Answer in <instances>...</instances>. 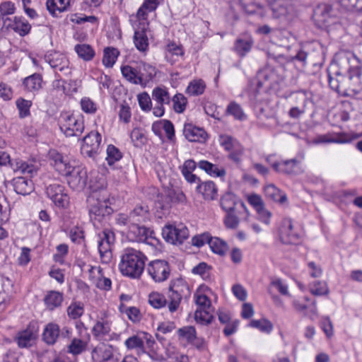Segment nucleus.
Instances as JSON below:
<instances>
[{
  "label": "nucleus",
  "mask_w": 362,
  "mask_h": 362,
  "mask_svg": "<svg viewBox=\"0 0 362 362\" xmlns=\"http://www.w3.org/2000/svg\"><path fill=\"white\" fill-rule=\"evenodd\" d=\"M279 238L284 244H297L300 240V233L294 228L292 220L285 218L279 227Z\"/></svg>",
  "instance_id": "nucleus-13"
},
{
  "label": "nucleus",
  "mask_w": 362,
  "mask_h": 362,
  "mask_svg": "<svg viewBox=\"0 0 362 362\" xmlns=\"http://www.w3.org/2000/svg\"><path fill=\"white\" fill-rule=\"evenodd\" d=\"M82 141L81 153L86 156L95 158L101 148V134L98 132L91 131Z\"/></svg>",
  "instance_id": "nucleus-9"
},
{
  "label": "nucleus",
  "mask_w": 362,
  "mask_h": 362,
  "mask_svg": "<svg viewBox=\"0 0 362 362\" xmlns=\"http://www.w3.org/2000/svg\"><path fill=\"white\" fill-rule=\"evenodd\" d=\"M339 3L346 10H355L362 13V0H340Z\"/></svg>",
  "instance_id": "nucleus-60"
},
{
  "label": "nucleus",
  "mask_w": 362,
  "mask_h": 362,
  "mask_svg": "<svg viewBox=\"0 0 362 362\" xmlns=\"http://www.w3.org/2000/svg\"><path fill=\"white\" fill-rule=\"evenodd\" d=\"M254 45L251 37L238 38L234 42V51L240 57H244L250 52Z\"/></svg>",
  "instance_id": "nucleus-33"
},
{
  "label": "nucleus",
  "mask_w": 362,
  "mask_h": 362,
  "mask_svg": "<svg viewBox=\"0 0 362 362\" xmlns=\"http://www.w3.org/2000/svg\"><path fill=\"white\" fill-rule=\"evenodd\" d=\"M115 240V233L110 229H104L98 233V247L103 262H107L111 259V249Z\"/></svg>",
  "instance_id": "nucleus-10"
},
{
  "label": "nucleus",
  "mask_w": 362,
  "mask_h": 362,
  "mask_svg": "<svg viewBox=\"0 0 362 362\" xmlns=\"http://www.w3.org/2000/svg\"><path fill=\"white\" fill-rule=\"evenodd\" d=\"M227 115H231L234 119L240 121L247 119V115L244 112L242 107L235 101L230 102L226 110Z\"/></svg>",
  "instance_id": "nucleus-43"
},
{
  "label": "nucleus",
  "mask_w": 362,
  "mask_h": 362,
  "mask_svg": "<svg viewBox=\"0 0 362 362\" xmlns=\"http://www.w3.org/2000/svg\"><path fill=\"white\" fill-rule=\"evenodd\" d=\"M7 163L10 164L14 172L28 174L30 176H33L37 170L36 166L32 162L18 158L11 160L7 153L0 150V165H5Z\"/></svg>",
  "instance_id": "nucleus-8"
},
{
  "label": "nucleus",
  "mask_w": 362,
  "mask_h": 362,
  "mask_svg": "<svg viewBox=\"0 0 362 362\" xmlns=\"http://www.w3.org/2000/svg\"><path fill=\"white\" fill-rule=\"evenodd\" d=\"M45 60L55 71H59L64 75H69L71 73L68 58L60 52H48L45 55Z\"/></svg>",
  "instance_id": "nucleus-16"
},
{
  "label": "nucleus",
  "mask_w": 362,
  "mask_h": 362,
  "mask_svg": "<svg viewBox=\"0 0 362 362\" xmlns=\"http://www.w3.org/2000/svg\"><path fill=\"white\" fill-rule=\"evenodd\" d=\"M93 337L98 341H119L120 334L111 330V323L105 319L98 320L92 328Z\"/></svg>",
  "instance_id": "nucleus-11"
},
{
  "label": "nucleus",
  "mask_w": 362,
  "mask_h": 362,
  "mask_svg": "<svg viewBox=\"0 0 362 362\" xmlns=\"http://www.w3.org/2000/svg\"><path fill=\"white\" fill-rule=\"evenodd\" d=\"M232 2L235 4H238L247 14H256L260 17L264 16V8L256 0H232Z\"/></svg>",
  "instance_id": "nucleus-27"
},
{
  "label": "nucleus",
  "mask_w": 362,
  "mask_h": 362,
  "mask_svg": "<svg viewBox=\"0 0 362 362\" xmlns=\"http://www.w3.org/2000/svg\"><path fill=\"white\" fill-rule=\"evenodd\" d=\"M196 190L202 194L205 199L214 200L217 197L218 189L213 181H205L199 183Z\"/></svg>",
  "instance_id": "nucleus-31"
},
{
  "label": "nucleus",
  "mask_w": 362,
  "mask_h": 362,
  "mask_svg": "<svg viewBox=\"0 0 362 362\" xmlns=\"http://www.w3.org/2000/svg\"><path fill=\"white\" fill-rule=\"evenodd\" d=\"M119 54L117 49L106 47L103 52V64L105 67H112Z\"/></svg>",
  "instance_id": "nucleus-44"
},
{
  "label": "nucleus",
  "mask_w": 362,
  "mask_h": 362,
  "mask_svg": "<svg viewBox=\"0 0 362 362\" xmlns=\"http://www.w3.org/2000/svg\"><path fill=\"white\" fill-rule=\"evenodd\" d=\"M327 70L330 88L343 97L355 98L362 91V63L351 52H339Z\"/></svg>",
  "instance_id": "nucleus-1"
},
{
  "label": "nucleus",
  "mask_w": 362,
  "mask_h": 362,
  "mask_svg": "<svg viewBox=\"0 0 362 362\" xmlns=\"http://www.w3.org/2000/svg\"><path fill=\"white\" fill-rule=\"evenodd\" d=\"M168 298H166L163 294L158 292H153L148 296L149 304L156 309L168 306Z\"/></svg>",
  "instance_id": "nucleus-47"
},
{
  "label": "nucleus",
  "mask_w": 362,
  "mask_h": 362,
  "mask_svg": "<svg viewBox=\"0 0 362 362\" xmlns=\"http://www.w3.org/2000/svg\"><path fill=\"white\" fill-rule=\"evenodd\" d=\"M147 260V257L140 250L127 247L123 250L120 256L119 269L123 276L139 279L144 271Z\"/></svg>",
  "instance_id": "nucleus-2"
},
{
  "label": "nucleus",
  "mask_w": 362,
  "mask_h": 362,
  "mask_svg": "<svg viewBox=\"0 0 362 362\" xmlns=\"http://www.w3.org/2000/svg\"><path fill=\"white\" fill-rule=\"evenodd\" d=\"M130 137L134 146L138 147L141 146L145 144L146 138L142 132V130L139 128H134L131 132Z\"/></svg>",
  "instance_id": "nucleus-59"
},
{
  "label": "nucleus",
  "mask_w": 362,
  "mask_h": 362,
  "mask_svg": "<svg viewBox=\"0 0 362 362\" xmlns=\"http://www.w3.org/2000/svg\"><path fill=\"white\" fill-rule=\"evenodd\" d=\"M281 77L271 66H265L260 69L257 74V86L258 88H274L280 81Z\"/></svg>",
  "instance_id": "nucleus-14"
},
{
  "label": "nucleus",
  "mask_w": 362,
  "mask_h": 362,
  "mask_svg": "<svg viewBox=\"0 0 362 362\" xmlns=\"http://www.w3.org/2000/svg\"><path fill=\"white\" fill-rule=\"evenodd\" d=\"M134 30L133 41L136 48L141 52L146 54L149 49V42L147 33L148 29L133 27Z\"/></svg>",
  "instance_id": "nucleus-25"
},
{
  "label": "nucleus",
  "mask_w": 362,
  "mask_h": 362,
  "mask_svg": "<svg viewBox=\"0 0 362 362\" xmlns=\"http://www.w3.org/2000/svg\"><path fill=\"white\" fill-rule=\"evenodd\" d=\"M37 172L33 175L30 176L28 174H24L25 177H16L13 179L12 185L15 192L21 195L30 194L34 189L33 182L30 179Z\"/></svg>",
  "instance_id": "nucleus-22"
},
{
  "label": "nucleus",
  "mask_w": 362,
  "mask_h": 362,
  "mask_svg": "<svg viewBox=\"0 0 362 362\" xmlns=\"http://www.w3.org/2000/svg\"><path fill=\"white\" fill-rule=\"evenodd\" d=\"M16 105L18 110L19 117L21 119L28 117L30 115V107L33 105L31 100H25L23 98H18L16 100Z\"/></svg>",
  "instance_id": "nucleus-46"
},
{
  "label": "nucleus",
  "mask_w": 362,
  "mask_h": 362,
  "mask_svg": "<svg viewBox=\"0 0 362 362\" xmlns=\"http://www.w3.org/2000/svg\"><path fill=\"white\" fill-rule=\"evenodd\" d=\"M214 316L211 313V310H196L194 313V320L197 324L201 325H208L211 323Z\"/></svg>",
  "instance_id": "nucleus-51"
},
{
  "label": "nucleus",
  "mask_w": 362,
  "mask_h": 362,
  "mask_svg": "<svg viewBox=\"0 0 362 362\" xmlns=\"http://www.w3.org/2000/svg\"><path fill=\"white\" fill-rule=\"evenodd\" d=\"M59 335V326L56 323L49 322L44 329L42 339L47 344L53 345L57 342Z\"/></svg>",
  "instance_id": "nucleus-32"
},
{
  "label": "nucleus",
  "mask_w": 362,
  "mask_h": 362,
  "mask_svg": "<svg viewBox=\"0 0 362 362\" xmlns=\"http://www.w3.org/2000/svg\"><path fill=\"white\" fill-rule=\"evenodd\" d=\"M48 160L52 166L62 175H67L73 170V166L68 160L56 149L48 152Z\"/></svg>",
  "instance_id": "nucleus-15"
},
{
  "label": "nucleus",
  "mask_w": 362,
  "mask_h": 362,
  "mask_svg": "<svg viewBox=\"0 0 362 362\" xmlns=\"http://www.w3.org/2000/svg\"><path fill=\"white\" fill-rule=\"evenodd\" d=\"M220 204L222 209L226 212L234 211L235 206L239 204L247 216L250 214L245 203L241 201L238 202L236 196L233 193L227 192L223 194L221 198Z\"/></svg>",
  "instance_id": "nucleus-23"
},
{
  "label": "nucleus",
  "mask_w": 362,
  "mask_h": 362,
  "mask_svg": "<svg viewBox=\"0 0 362 362\" xmlns=\"http://www.w3.org/2000/svg\"><path fill=\"white\" fill-rule=\"evenodd\" d=\"M194 298L197 305V310H211V303L208 296L204 294H197Z\"/></svg>",
  "instance_id": "nucleus-58"
},
{
  "label": "nucleus",
  "mask_w": 362,
  "mask_h": 362,
  "mask_svg": "<svg viewBox=\"0 0 362 362\" xmlns=\"http://www.w3.org/2000/svg\"><path fill=\"white\" fill-rule=\"evenodd\" d=\"M37 331L35 325L30 323L25 329L16 334L14 341L21 349L31 347L37 337Z\"/></svg>",
  "instance_id": "nucleus-17"
},
{
  "label": "nucleus",
  "mask_w": 362,
  "mask_h": 362,
  "mask_svg": "<svg viewBox=\"0 0 362 362\" xmlns=\"http://www.w3.org/2000/svg\"><path fill=\"white\" fill-rule=\"evenodd\" d=\"M162 235L170 244L181 245L189 238V234L187 226L180 223L165 225L162 230Z\"/></svg>",
  "instance_id": "nucleus-6"
},
{
  "label": "nucleus",
  "mask_w": 362,
  "mask_h": 362,
  "mask_svg": "<svg viewBox=\"0 0 362 362\" xmlns=\"http://www.w3.org/2000/svg\"><path fill=\"white\" fill-rule=\"evenodd\" d=\"M60 129L66 136H79L84 130L82 116L64 115L60 121Z\"/></svg>",
  "instance_id": "nucleus-7"
},
{
  "label": "nucleus",
  "mask_w": 362,
  "mask_h": 362,
  "mask_svg": "<svg viewBox=\"0 0 362 362\" xmlns=\"http://www.w3.org/2000/svg\"><path fill=\"white\" fill-rule=\"evenodd\" d=\"M172 101L173 103V109L175 112L177 113L183 112L187 106V100L185 97V95L182 93L175 94L173 98Z\"/></svg>",
  "instance_id": "nucleus-54"
},
{
  "label": "nucleus",
  "mask_w": 362,
  "mask_h": 362,
  "mask_svg": "<svg viewBox=\"0 0 362 362\" xmlns=\"http://www.w3.org/2000/svg\"><path fill=\"white\" fill-rule=\"evenodd\" d=\"M335 12L332 6L327 4H320L314 10L313 18L324 26L334 23Z\"/></svg>",
  "instance_id": "nucleus-19"
},
{
  "label": "nucleus",
  "mask_w": 362,
  "mask_h": 362,
  "mask_svg": "<svg viewBox=\"0 0 362 362\" xmlns=\"http://www.w3.org/2000/svg\"><path fill=\"white\" fill-rule=\"evenodd\" d=\"M69 2L70 0H47L46 6L52 16H57V13L67 10Z\"/></svg>",
  "instance_id": "nucleus-37"
},
{
  "label": "nucleus",
  "mask_w": 362,
  "mask_h": 362,
  "mask_svg": "<svg viewBox=\"0 0 362 362\" xmlns=\"http://www.w3.org/2000/svg\"><path fill=\"white\" fill-rule=\"evenodd\" d=\"M81 107L82 110L88 114H94L98 109L96 103L90 98L86 97L81 100Z\"/></svg>",
  "instance_id": "nucleus-63"
},
{
  "label": "nucleus",
  "mask_w": 362,
  "mask_h": 362,
  "mask_svg": "<svg viewBox=\"0 0 362 362\" xmlns=\"http://www.w3.org/2000/svg\"><path fill=\"white\" fill-rule=\"evenodd\" d=\"M146 270L152 279L155 282L158 283L165 281L169 277L170 273L168 263L161 259H156L149 262Z\"/></svg>",
  "instance_id": "nucleus-12"
},
{
  "label": "nucleus",
  "mask_w": 362,
  "mask_h": 362,
  "mask_svg": "<svg viewBox=\"0 0 362 362\" xmlns=\"http://www.w3.org/2000/svg\"><path fill=\"white\" fill-rule=\"evenodd\" d=\"M152 98L157 104L163 105L169 104L171 100L168 89L165 87H156L152 91Z\"/></svg>",
  "instance_id": "nucleus-40"
},
{
  "label": "nucleus",
  "mask_w": 362,
  "mask_h": 362,
  "mask_svg": "<svg viewBox=\"0 0 362 362\" xmlns=\"http://www.w3.org/2000/svg\"><path fill=\"white\" fill-rule=\"evenodd\" d=\"M223 222L227 228L235 229L238 228L240 221L239 218L234 214V211H228L224 217Z\"/></svg>",
  "instance_id": "nucleus-61"
},
{
  "label": "nucleus",
  "mask_w": 362,
  "mask_h": 362,
  "mask_svg": "<svg viewBox=\"0 0 362 362\" xmlns=\"http://www.w3.org/2000/svg\"><path fill=\"white\" fill-rule=\"evenodd\" d=\"M106 153V160L109 165H114L122 158V153L119 149L112 144L107 146Z\"/></svg>",
  "instance_id": "nucleus-53"
},
{
  "label": "nucleus",
  "mask_w": 362,
  "mask_h": 362,
  "mask_svg": "<svg viewBox=\"0 0 362 362\" xmlns=\"http://www.w3.org/2000/svg\"><path fill=\"white\" fill-rule=\"evenodd\" d=\"M149 12L147 11L144 8L141 6L138 9L136 16H132L130 18V21L132 22L133 27H139L142 28V29H148L149 28V22L148 21V13Z\"/></svg>",
  "instance_id": "nucleus-36"
},
{
  "label": "nucleus",
  "mask_w": 362,
  "mask_h": 362,
  "mask_svg": "<svg viewBox=\"0 0 362 362\" xmlns=\"http://www.w3.org/2000/svg\"><path fill=\"white\" fill-rule=\"evenodd\" d=\"M129 224V226L127 236L129 241L144 243L154 247L159 243V240L156 237L153 230L148 228L139 226L140 223Z\"/></svg>",
  "instance_id": "nucleus-5"
},
{
  "label": "nucleus",
  "mask_w": 362,
  "mask_h": 362,
  "mask_svg": "<svg viewBox=\"0 0 362 362\" xmlns=\"http://www.w3.org/2000/svg\"><path fill=\"white\" fill-rule=\"evenodd\" d=\"M180 337L185 339L188 344L194 339L197 336L196 329L193 326H187L180 328L177 331Z\"/></svg>",
  "instance_id": "nucleus-56"
},
{
  "label": "nucleus",
  "mask_w": 362,
  "mask_h": 362,
  "mask_svg": "<svg viewBox=\"0 0 362 362\" xmlns=\"http://www.w3.org/2000/svg\"><path fill=\"white\" fill-rule=\"evenodd\" d=\"M92 191L87 198V204L89 214L92 218H98L110 216L112 214L113 209L111 207V202L109 194L105 188V183L102 182L100 186L94 187L90 186Z\"/></svg>",
  "instance_id": "nucleus-3"
},
{
  "label": "nucleus",
  "mask_w": 362,
  "mask_h": 362,
  "mask_svg": "<svg viewBox=\"0 0 362 362\" xmlns=\"http://www.w3.org/2000/svg\"><path fill=\"white\" fill-rule=\"evenodd\" d=\"M184 135L190 142H204L206 141L207 134L204 129L186 124L184 127Z\"/></svg>",
  "instance_id": "nucleus-29"
},
{
  "label": "nucleus",
  "mask_w": 362,
  "mask_h": 362,
  "mask_svg": "<svg viewBox=\"0 0 362 362\" xmlns=\"http://www.w3.org/2000/svg\"><path fill=\"white\" fill-rule=\"evenodd\" d=\"M150 218L148 206L145 204L136 205L127 217H122L119 221L123 224L141 223Z\"/></svg>",
  "instance_id": "nucleus-18"
},
{
  "label": "nucleus",
  "mask_w": 362,
  "mask_h": 362,
  "mask_svg": "<svg viewBox=\"0 0 362 362\" xmlns=\"http://www.w3.org/2000/svg\"><path fill=\"white\" fill-rule=\"evenodd\" d=\"M270 8L273 18L280 20H288L293 10L286 0H274L270 4Z\"/></svg>",
  "instance_id": "nucleus-20"
},
{
  "label": "nucleus",
  "mask_w": 362,
  "mask_h": 362,
  "mask_svg": "<svg viewBox=\"0 0 362 362\" xmlns=\"http://www.w3.org/2000/svg\"><path fill=\"white\" fill-rule=\"evenodd\" d=\"M119 310L121 312H124L129 320L133 322H136L139 320L140 318V311L136 307H125L123 303H121L119 305Z\"/></svg>",
  "instance_id": "nucleus-62"
},
{
  "label": "nucleus",
  "mask_w": 362,
  "mask_h": 362,
  "mask_svg": "<svg viewBox=\"0 0 362 362\" xmlns=\"http://www.w3.org/2000/svg\"><path fill=\"white\" fill-rule=\"evenodd\" d=\"M271 286L274 287L281 295L286 296H291L288 285L279 278L273 279L271 281Z\"/></svg>",
  "instance_id": "nucleus-64"
},
{
  "label": "nucleus",
  "mask_w": 362,
  "mask_h": 362,
  "mask_svg": "<svg viewBox=\"0 0 362 362\" xmlns=\"http://www.w3.org/2000/svg\"><path fill=\"white\" fill-rule=\"evenodd\" d=\"M250 326L259 329L262 332L270 333L273 329L272 324L267 320H252Z\"/></svg>",
  "instance_id": "nucleus-55"
},
{
  "label": "nucleus",
  "mask_w": 362,
  "mask_h": 362,
  "mask_svg": "<svg viewBox=\"0 0 362 362\" xmlns=\"http://www.w3.org/2000/svg\"><path fill=\"white\" fill-rule=\"evenodd\" d=\"M137 67L140 85L141 86H145L156 76V68L153 66L143 62L137 63Z\"/></svg>",
  "instance_id": "nucleus-26"
},
{
  "label": "nucleus",
  "mask_w": 362,
  "mask_h": 362,
  "mask_svg": "<svg viewBox=\"0 0 362 362\" xmlns=\"http://www.w3.org/2000/svg\"><path fill=\"white\" fill-rule=\"evenodd\" d=\"M74 49L78 57L85 61H90L95 56V51L89 45H76Z\"/></svg>",
  "instance_id": "nucleus-49"
},
{
  "label": "nucleus",
  "mask_w": 362,
  "mask_h": 362,
  "mask_svg": "<svg viewBox=\"0 0 362 362\" xmlns=\"http://www.w3.org/2000/svg\"><path fill=\"white\" fill-rule=\"evenodd\" d=\"M121 72L123 77L129 83L134 85H140L138 74L137 64L135 66L124 65L121 66Z\"/></svg>",
  "instance_id": "nucleus-38"
},
{
  "label": "nucleus",
  "mask_w": 362,
  "mask_h": 362,
  "mask_svg": "<svg viewBox=\"0 0 362 362\" xmlns=\"http://www.w3.org/2000/svg\"><path fill=\"white\" fill-rule=\"evenodd\" d=\"M43 300L46 308L49 311H53L62 306L64 294L57 291H49L45 296Z\"/></svg>",
  "instance_id": "nucleus-30"
},
{
  "label": "nucleus",
  "mask_w": 362,
  "mask_h": 362,
  "mask_svg": "<svg viewBox=\"0 0 362 362\" xmlns=\"http://www.w3.org/2000/svg\"><path fill=\"white\" fill-rule=\"evenodd\" d=\"M209 245L213 252L220 255H224L228 250V244L216 237H211Z\"/></svg>",
  "instance_id": "nucleus-48"
},
{
  "label": "nucleus",
  "mask_w": 362,
  "mask_h": 362,
  "mask_svg": "<svg viewBox=\"0 0 362 362\" xmlns=\"http://www.w3.org/2000/svg\"><path fill=\"white\" fill-rule=\"evenodd\" d=\"M66 176L69 177L68 184L75 190L83 189L87 184V173L80 168L73 167V170Z\"/></svg>",
  "instance_id": "nucleus-21"
},
{
  "label": "nucleus",
  "mask_w": 362,
  "mask_h": 362,
  "mask_svg": "<svg viewBox=\"0 0 362 362\" xmlns=\"http://www.w3.org/2000/svg\"><path fill=\"white\" fill-rule=\"evenodd\" d=\"M273 169L275 172L286 175H294L299 173L298 161L296 158L279 161V163H274Z\"/></svg>",
  "instance_id": "nucleus-24"
},
{
  "label": "nucleus",
  "mask_w": 362,
  "mask_h": 362,
  "mask_svg": "<svg viewBox=\"0 0 362 362\" xmlns=\"http://www.w3.org/2000/svg\"><path fill=\"white\" fill-rule=\"evenodd\" d=\"M8 26L9 29L13 30L21 37L28 35L31 30V25L22 16H15L13 20L10 18L9 25Z\"/></svg>",
  "instance_id": "nucleus-28"
},
{
  "label": "nucleus",
  "mask_w": 362,
  "mask_h": 362,
  "mask_svg": "<svg viewBox=\"0 0 362 362\" xmlns=\"http://www.w3.org/2000/svg\"><path fill=\"white\" fill-rule=\"evenodd\" d=\"M190 294L189 286L183 279L172 280L168 293L169 312L173 314L178 311L182 298L189 297Z\"/></svg>",
  "instance_id": "nucleus-4"
},
{
  "label": "nucleus",
  "mask_w": 362,
  "mask_h": 362,
  "mask_svg": "<svg viewBox=\"0 0 362 362\" xmlns=\"http://www.w3.org/2000/svg\"><path fill=\"white\" fill-rule=\"evenodd\" d=\"M88 344V341L83 339V337H74L67 346L66 351L74 356H78L87 349Z\"/></svg>",
  "instance_id": "nucleus-35"
},
{
  "label": "nucleus",
  "mask_w": 362,
  "mask_h": 362,
  "mask_svg": "<svg viewBox=\"0 0 362 362\" xmlns=\"http://www.w3.org/2000/svg\"><path fill=\"white\" fill-rule=\"evenodd\" d=\"M127 349H136L138 355L146 353L144 347V339L139 335H133L124 341Z\"/></svg>",
  "instance_id": "nucleus-42"
},
{
  "label": "nucleus",
  "mask_w": 362,
  "mask_h": 362,
  "mask_svg": "<svg viewBox=\"0 0 362 362\" xmlns=\"http://www.w3.org/2000/svg\"><path fill=\"white\" fill-rule=\"evenodd\" d=\"M103 362H119L121 358L118 349L112 345L103 347Z\"/></svg>",
  "instance_id": "nucleus-50"
},
{
  "label": "nucleus",
  "mask_w": 362,
  "mask_h": 362,
  "mask_svg": "<svg viewBox=\"0 0 362 362\" xmlns=\"http://www.w3.org/2000/svg\"><path fill=\"white\" fill-rule=\"evenodd\" d=\"M198 167L204 170L207 174L214 177H223L226 175V170L224 168H218L216 165H214L207 160H200L198 164Z\"/></svg>",
  "instance_id": "nucleus-39"
},
{
  "label": "nucleus",
  "mask_w": 362,
  "mask_h": 362,
  "mask_svg": "<svg viewBox=\"0 0 362 362\" xmlns=\"http://www.w3.org/2000/svg\"><path fill=\"white\" fill-rule=\"evenodd\" d=\"M42 77L39 74H34L26 77L23 86L28 91H36L42 88Z\"/></svg>",
  "instance_id": "nucleus-41"
},
{
  "label": "nucleus",
  "mask_w": 362,
  "mask_h": 362,
  "mask_svg": "<svg viewBox=\"0 0 362 362\" xmlns=\"http://www.w3.org/2000/svg\"><path fill=\"white\" fill-rule=\"evenodd\" d=\"M211 267L205 262H201L194 267L192 272L194 274L199 275L203 279L207 280L210 278Z\"/></svg>",
  "instance_id": "nucleus-57"
},
{
  "label": "nucleus",
  "mask_w": 362,
  "mask_h": 362,
  "mask_svg": "<svg viewBox=\"0 0 362 362\" xmlns=\"http://www.w3.org/2000/svg\"><path fill=\"white\" fill-rule=\"evenodd\" d=\"M264 192L267 198L276 202L284 204L287 201L286 194L273 184L267 185L264 188Z\"/></svg>",
  "instance_id": "nucleus-34"
},
{
  "label": "nucleus",
  "mask_w": 362,
  "mask_h": 362,
  "mask_svg": "<svg viewBox=\"0 0 362 362\" xmlns=\"http://www.w3.org/2000/svg\"><path fill=\"white\" fill-rule=\"evenodd\" d=\"M69 317L76 320L81 317L84 313V308L82 303L79 301L72 302L66 310Z\"/></svg>",
  "instance_id": "nucleus-52"
},
{
  "label": "nucleus",
  "mask_w": 362,
  "mask_h": 362,
  "mask_svg": "<svg viewBox=\"0 0 362 362\" xmlns=\"http://www.w3.org/2000/svg\"><path fill=\"white\" fill-rule=\"evenodd\" d=\"M205 88L206 84L203 80H193L187 86L186 93L192 96H197L203 94Z\"/></svg>",
  "instance_id": "nucleus-45"
}]
</instances>
